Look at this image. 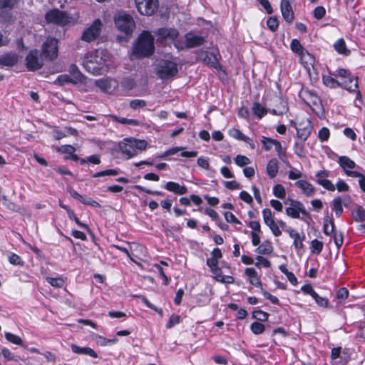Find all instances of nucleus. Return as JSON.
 <instances>
[{
	"label": "nucleus",
	"instance_id": "13",
	"mask_svg": "<svg viewBox=\"0 0 365 365\" xmlns=\"http://www.w3.org/2000/svg\"><path fill=\"white\" fill-rule=\"evenodd\" d=\"M329 176V172L326 170H322L317 172L316 182L319 185L322 186L324 189L334 192L335 190V186L331 180H328L327 178Z\"/></svg>",
	"mask_w": 365,
	"mask_h": 365
},
{
	"label": "nucleus",
	"instance_id": "3",
	"mask_svg": "<svg viewBox=\"0 0 365 365\" xmlns=\"http://www.w3.org/2000/svg\"><path fill=\"white\" fill-rule=\"evenodd\" d=\"M147 145V142L144 140L127 138L120 143L119 149L123 154L127 156V158H131L137 155L138 150H145Z\"/></svg>",
	"mask_w": 365,
	"mask_h": 365
},
{
	"label": "nucleus",
	"instance_id": "20",
	"mask_svg": "<svg viewBox=\"0 0 365 365\" xmlns=\"http://www.w3.org/2000/svg\"><path fill=\"white\" fill-rule=\"evenodd\" d=\"M295 185L299 188L302 193L307 197H312L316 192L315 187L308 181L299 180L295 182Z\"/></svg>",
	"mask_w": 365,
	"mask_h": 365
},
{
	"label": "nucleus",
	"instance_id": "44",
	"mask_svg": "<svg viewBox=\"0 0 365 365\" xmlns=\"http://www.w3.org/2000/svg\"><path fill=\"white\" fill-rule=\"evenodd\" d=\"M352 215L356 221L362 222L365 220V210L361 207L356 208Z\"/></svg>",
	"mask_w": 365,
	"mask_h": 365
},
{
	"label": "nucleus",
	"instance_id": "64",
	"mask_svg": "<svg viewBox=\"0 0 365 365\" xmlns=\"http://www.w3.org/2000/svg\"><path fill=\"white\" fill-rule=\"evenodd\" d=\"M224 185L227 189L232 190H239L241 187L240 184L235 180L225 181L224 182Z\"/></svg>",
	"mask_w": 365,
	"mask_h": 365
},
{
	"label": "nucleus",
	"instance_id": "48",
	"mask_svg": "<svg viewBox=\"0 0 365 365\" xmlns=\"http://www.w3.org/2000/svg\"><path fill=\"white\" fill-rule=\"evenodd\" d=\"M274 148H275V150L277 151V155H278V157L283 161L285 160L286 159V152L285 150L282 148V146L280 143V142H279L278 140H276L275 143H274Z\"/></svg>",
	"mask_w": 365,
	"mask_h": 365
},
{
	"label": "nucleus",
	"instance_id": "52",
	"mask_svg": "<svg viewBox=\"0 0 365 365\" xmlns=\"http://www.w3.org/2000/svg\"><path fill=\"white\" fill-rule=\"evenodd\" d=\"M302 177V173L297 168H291L288 173L289 180H297Z\"/></svg>",
	"mask_w": 365,
	"mask_h": 365
},
{
	"label": "nucleus",
	"instance_id": "10",
	"mask_svg": "<svg viewBox=\"0 0 365 365\" xmlns=\"http://www.w3.org/2000/svg\"><path fill=\"white\" fill-rule=\"evenodd\" d=\"M155 34L157 41L160 43L174 41L179 35L178 30L174 28H160Z\"/></svg>",
	"mask_w": 365,
	"mask_h": 365
},
{
	"label": "nucleus",
	"instance_id": "56",
	"mask_svg": "<svg viewBox=\"0 0 365 365\" xmlns=\"http://www.w3.org/2000/svg\"><path fill=\"white\" fill-rule=\"evenodd\" d=\"M207 264L211 269V271L214 274H217L219 269L217 267V260L215 258H209L207 259Z\"/></svg>",
	"mask_w": 365,
	"mask_h": 365
},
{
	"label": "nucleus",
	"instance_id": "2",
	"mask_svg": "<svg viewBox=\"0 0 365 365\" xmlns=\"http://www.w3.org/2000/svg\"><path fill=\"white\" fill-rule=\"evenodd\" d=\"M155 51L154 37L150 32L143 31L137 38L132 49V55L141 58L151 56Z\"/></svg>",
	"mask_w": 365,
	"mask_h": 365
},
{
	"label": "nucleus",
	"instance_id": "60",
	"mask_svg": "<svg viewBox=\"0 0 365 365\" xmlns=\"http://www.w3.org/2000/svg\"><path fill=\"white\" fill-rule=\"evenodd\" d=\"M146 106V102L141 99H135L130 101V106L133 109H137L138 108H143Z\"/></svg>",
	"mask_w": 365,
	"mask_h": 365
},
{
	"label": "nucleus",
	"instance_id": "19",
	"mask_svg": "<svg viewBox=\"0 0 365 365\" xmlns=\"http://www.w3.org/2000/svg\"><path fill=\"white\" fill-rule=\"evenodd\" d=\"M185 46L187 48H193L196 46H199L203 44L205 41V38L195 35L192 33H188L185 36Z\"/></svg>",
	"mask_w": 365,
	"mask_h": 365
},
{
	"label": "nucleus",
	"instance_id": "55",
	"mask_svg": "<svg viewBox=\"0 0 365 365\" xmlns=\"http://www.w3.org/2000/svg\"><path fill=\"white\" fill-rule=\"evenodd\" d=\"M334 243L337 247V249L339 250L341 245H343V242H344V237H343V234L341 232H334Z\"/></svg>",
	"mask_w": 365,
	"mask_h": 365
},
{
	"label": "nucleus",
	"instance_id": "14",
	"mask_svg": "<svg viewBox=\"0 0 365 365\" xmlns=\"http://www.w3.org/2000/svg\"><path fill=\"white\" fill-rule=\"evenodd\" d=\"M300 213L304 215H308L304 205L301 202L292 200L291 206L286 209V214L292 218H299Z\"/></svg>",
	"mask_w": 365,
	"mask_h": 365
},
{
	"label": "nucleus",
	"instance_id": "38",
	"mask_svg": "<svg viewBox=\"0 0 365 365\" xmlns=\"http://www.w3.org/2000/svg\"><path fill=\"white\" fill-rule=\"evenodd\" d=\"M46 281L52 287L56 288H61L65 284V281L61 277H46Z\"/></svg>",
	"mask_w": 365,
	"mask_h": 365
},
{
	"label": "nucleus",
	"instance_id": "35",
	"mask_svg": "<svg viewBox=\"0 0 365 365\" xmlns=\"http://www.w3.org/2000/svg\"><path fill=\"white\" fill-rule=\"evenodd\" d=\"M290 48L291 50L299 56L307 51L297 39H293L291 41Z\"/></svg>",
	"mask_w": 365,
	"mask_h": 365
},
{
	"label": "nucleus",
	"instance_id": "58",
	"mask_svg": "<svg viewBox=\"0 0 365 365\" xmlns=\"http://www.w3.org/2000/svg\"><path fill=\"white\" fill-rule=\"evenodd\" d=\"M260 290H261L262 294L264 297V298H266L267 299H269V301H271L272 303H273L274 304H279V301L277 297L272 295L268 292L265 291L263 289V287Z\"/></svg>",
	"mask_w": 365,
	"mask_h": 365
},
{
	"label": "nucleus",
	"instance_id": "51",
	"mask_svg": "<svg viewBox=\"0 0 365 365\" xmlns=\"http://www.w3.org/2000/svg\"><path fill=\"white\" fill-rule=\"evenodd\" d=\"M329 135H330L329 130L326 127L322 128L319 130V133H318V138L322 142L328 140Z\"/></svg>",
	"mask_w": 365,
	"mask_h": 365
},
{
	"label": "nucleus",
	"instance_id": "8",
	"mask_svg": "<svg viewBox=\"0 0 365 365\" xmlns=\"http://www.w3.org/2000/svg\"><path fill=\"white\" fill-rule=\"evenodd\" d=\"M25 61L29 71L38 70L43 65V58L37 50H31L26 56Z\"/></svg>",
	"mask_w": 365,
	"mask_h": 365
},
{
	"label": "nucleus",
	"instance_id": "57",
	"mask_svg": "<svg viewBox=\"0 0 365 365\" xmlns=\"http://www.w3.org/2000/svg\"><path fill=\"white\" fill-rule=\"evenodd\" d=\"M17 3V0H0V9H11Z\"/></svg>",
	"mask_w": 365,
	"mask_h": 365
},
{
	"label": "nucleus",
	"instance_id": "6",
	"mask_svg": "<svg viewBox=\"0 0 365 365\" xmlns=\"http://www.w3.org/2000/svg\"><path fill=\"white\" fill-rule=\"evenodd\" d=\"M48 23L63 26L71 22V18L64 11L58 9H52L48 11L45 16Z\"/></svg>",
	"mask_w": 365,
	"mask_h": 365
},
{
	"label": "nucleus",
	"instance_id": "16",
	"mask_svg": "<svg viewBox=\"0 0 365 365\" xmlns=\"http://www.w3.org/2000/svg\"><path fill=\"white\" fill-rule=\"evenodd\" d=\"M197 60L202 61L204 63L216 68L218 65V60L216 54L205 51L197 52Z\"/></svg>",
	"mask_w": 365,
	"mask_h": 365
},
{
	"label": "nucleus",
	"instance_id": "37",
	"mask_svg": "<svg viewBox=\"0 0 365 365\" xmlns=\"http://www.w3.org/2000/svg\"><path fill=\"white\" fill-rule=\"evenodd\" d=\"M110 118L113 120L118 122L121 124H129L132 125H138L140 124L139 121L135 119H128L125 118H119L116 115H110Z\"/></svg>",
	"mask_w": 365,
	"mask_h": 365
},
{
	"label": "nucleus",
	"instance_id": "39",
	"mask_svg": "<svg viewBox=\"0 0 365 365\" xmlns=\"http://www.w3.org/2000/svg\"><path fill=\"white\" fill-rule=\"evenodd\" d=\"M265 225L267 227H269V228L270 229L272 233L275 237H279V236H280L282 235V231L279 228V225H277V222H275L274 220H271L269 222H267V223H265Z\"/></svg>",
	"mask_w": 365,
	"mask_h": 365
},
{
	"label": "nucleus",
	"instance_id": "11",
	"mask_svg": "<svg viewBox=\"0 0 365 365\" xmlns=\"http://www.w3.org/2000/svg\"><path fill=\"white\" fill-rule=\"evenodd\" d=\"M58 41L54 38H48L42 46V53L50 60L58 56Z\"/></svg>",
	"mask_w": 365,
	"mask_h": 365
},
{
	"label": "nucleus",
	"instance_id": "18",
	"mask_svg": "<svg viewBox=\"0 0 365 365\" xmlns=\"http://www.w3.org/2000/svg\"><path fill=\"white\" fill-rule=\"evenodd\" d=\"M350 201L351 198L349 195L334 198L331 202V208L336 217H340L343 212V203L346 205Z\"/></svg>",
	"mask_w": 365,
	"mask_h": 365
},
{
	"label": "nucleus",
	"instance_id": "59",
	"mask_svg": "<svg viewBox=\"0 0 365 365\" xmlns=\"http://www.w3.org/2000/svg\"><path fill=\"white\" fill-rule=\"evenodd\" d=\"M256 259L257 262L255 263V265L258 267H260L261 266L269 267L271 265L270 262L262 256H257Z\"/></svg>",
	"mask_w": 365,
	"mask_h": 365
},
{
	"label": "nucleus",
	"instance_id": "22",
	"mask_svg": "<svg viewBox=\"0 0 365 365\" xmlns=\"http://www.w3.org/2000/svg\"><path fill=\"white\" fill-rule=\"evenodd\" d=\"M291 0L281 1V11L284 20L291 23L294 19V12L290 4Z\"/></svg>",
	"mask_w": 365,
	"mask_h": 365
},
{
	"label": "nucleus",
	"instance_id": "53",
	"mask_svg": "<svg viewBox=\"0 0 365 365\" xmlns=\"http://www.w3.org/2000/svg\"><path fill=\"white\" fill-rule=\"evenodd\" d=\"M267 25L271 31H275L279 26V21L275 17H269L267 21Z\"/></svg>",
	"mask_w": 365,
	"mask_h": 365
},
{
	"label": "nucleus",
	"instance_id": "21",
	"mask_svg": "<svg viewBox=\"0 0 365 365\" xmlns=\"http://www.w3.org/2000/svg\"><path fill=\"white\" fill-rule=\"evenodd\" d=\"M300 61L304 68L309 73H311V71L314 69V63H315V58L314 56L309 53L307 51L304 52L302 55L299 56Z\"/></svg>",
	"mask_w": 365,
	"mask_h": 365
},
{
	"label": "nucleus",
	"instance_id": "15",
	"mask_svg": "<svg viewBox=\"0 0 365 365\" xmlns=\"http://www.w3.org/2000/svg\"><path fill=\"white\" fill-rule=\"evenodd\" d=\"M95 84L105 93L113 92L118 86L117 81L110 78L96 80Z\"/></svg>",
	"mask_w": 365,
	"mask_h": 365
},
{
	"label": "nucleus",
	"instance_id": "61",
	"mask_svg": "<svg viewBox=\"0 0 365 365\" xmlns=\"http://www.w3.org/2000/svg\"><path fill=\"white\" fill-rule=\"evenodd\" d=\"M294 153L300 158L306 157V152L304 149V146L299 143H295L294 148Z\"/></svg>",
	"mask_w": 365,
	"mask_h": 365
},
{
	"label": "nucleus",
	"instance_id": "29",
	"mask_svg": "<svg viewBox=\"0 0 365 365\" xmlns=\"http://www.w3.org/2000/svg\"><path fill=\"white\" fill-rule=\"evenodd\" d=\"M341 87L350 92L358 91L357 79L353 76H349L347 79L341 82Z\"/></svg>",
	"mask_w": 365,
	"mask_h": 365
},
{
	"label": "nucleus",
	"instance_id": "12",
	"mask_svg": "<svg viewBox=\"0 0 365 365\" xmlns=\"http://www.w3.org/2000/svg\"><path fill=\"white\" fill-rule=\"evenodd\" d=\"M338 163L342 168L344 172L349 177L359 176V172L352 170L356 167V163L347 156H341L338 159Z\"/></svg>",
	"mask_w": 365,
	"mask_h": 365
},
{
	"label": "nucleus",
	"instance_id": "50",
	"mask_svg": "<svg viewBox=\"0 0 365 365\" xmlns=\"http://www.w3.org/2000/svg\"><path fill=\"white\" fill-rule=\"evenodd\" d=\"M252 316L259 321L265 322L268 319L269 314L262 310H257L253 312Z\"/></svg>",
	"mask_w": 365,
	"mask_h": 365
},
{
	"label": "nucleus",
	"instance_id": "46",
	"mask_svg": "<svg viewBox=\"0 0 365 365\" xmlns=\"http://www.w3.org/2000/svg\"><path fill=\"white\" fill-rule=\"evenodd\" d=\"M250 329L255 334H260L264 332L265 327L262 323L255 322L251 324Z\"/></svg>",
	"mask_w": 365,
	"mask_h": 365
},
{
	"label": "nucleus",
	"instance_id": "25",
	"mask_svg": "<svg viewBox=\"0 0 365 365\" xmlns=\"http://www.w3.org/2000/svg\"><path fill=\"white\" fill-rule=\"evenodd\" d=\"M183 148L182 147H175V148H172L168 150H166L163 157H166V156H169V155H175L179 151H182L181 153H180V155L182 157H185V158H195L197 155V151H183Z\"/></svg>",
	"mask_w": 365,
	"mask_h": 365
},
{
	"label": "nucleus",
	"instance_id": "4",
	"mask_svg": "<svg viewBox=\"0 0 365 365\" xmlns=\"http://www.w3.org/2000/svg\"><path fill=\"white\" fill-rule=\"evenodd\" d=\"M114 21L117 29L126 35L131 34L135 28L133 17L125 12L118 13L115 16Z\"/></svg>",
	"mask_w": 365,
	"mask_h": 365
},
{
	"label": "nucleus",
	"instance_id": "7",
	"mask_svg": "<svg viewBox=\"0 0 365 365\" xmlns=\"http://www.w3.org/2000/svg\"><path fill=\"white\" fill-rule=\"evenodd\" d=\"M135 7L141 15L151 16L158 9V0H134Z\"/></svg>",
	"mask_w": 365,
	"mask_h": 365
},
{
	"label": "nucleus",
	"instance_id": "63",
	"mask_svg": "<svg viewBox=\"0 0 365 365\" xmlns=\"http://www.w3.org/2000/svg\"><path fill=\"white\" fill-rule=\"evenodd\" d=\"M313 13L314 16L317 19H321L326 14V10L323 6H317V8H315Z\"/></svg>",
	"mask_w": 365,
	"mask_h": 365
},
{
	"label": "nucleus",
	"instance_id": "31",
	"mask_svg": "<svg viewBox=\"0 0 365 365\" xmlns=\"http://www.w3.org/2000/svg\"><path fill=\"white\" fill-rule=\"evenodd\" d=\"M18 62V56L15 54H6L0 57V64L6 66H12Z\"/></svg>",
	"mask_w": 365,
	"mask_h": 365
},
{
	"label": "nucleus",
	"instance_id": "36",
	"mask_svg": "<svg viewBox=\"0 0 365 365\" xmlns=\"http://www.w3.org/2000/svg\"><path fill=\"white\" fill-rule=\"evenodd\" d=\"M324 233L327 235H330L334 232V221L329 217L324 218Z\"/></svg>",
	"mask_w": 365,
	"mask_h": 365
},
{
	"label": "nucleus",
	"instance_id": "45",
	"mask_svg": "<svg viewBox=\"0 0 365 365\" xmlns=\"http://www.w3.org/2000/svg\"><path fill=\"white\" fill-rule=\"evenodd\" d=\"M323 249V242L318 240H313L311 242V250L312 253L319 254Z\"/></svg>",
	"mask_w": 365,
	"mask_h": 365
},
{
	"label": "nucleus",
	"instance_id": "5",
	"mask_svg": "<svg viewBox=\"0 0 365 365\" xmlns=\"http://www.w3.org/2000/svg\"><path fill=\"white\" fill-rule=\"evenodd\" d=\"M103 24L101 19H97L88 26L82 33L81 39L83 41L90 43L96 40L101 34Z\"/></svg>",
	"mask_w": 365,
	"mask_h": 365
},
{
	"label": "nucleus",
	"instance_id": "62",
	"mask_svg": "<svg viewBox=\"0 0 365 365\" xmlns=\"http://www.w3.org/2000/svg\"><path fill=\"white\" fill-rule=\"evenodd\" d=\"M262 217L264 224L267 222L274 220L271 210L266 208L262 210Z\"/></svg>",
	"mask_w": 365,
	"mask_h": 365
},
{
	"label": "nucleus",
	"instance_id": "1",
	"mask_svg": "<svg viewBox=\"0 0 365 365\" xmlns=\"http://www.w3.org/2000/svg\"><path fill=\"white\" fill-rule=\"evenodd\" d=\"M82 65L93 75H101L108 71L110 67V56L105 50L98 49L85 54Z\"/></svg>",
	"mask_w": 365,
	"mask_h": 365
},
{
	"label": "nucleus",
	"instance_id": "33",
	"mask_svg": "<svg viewBox=\"0 0 365 365\" xmlns=\"http://www.w3.org/2000/svg\"><path fill=\"white\" fill-rule=\"evenodd\" d=\"M228 133L231 137L237 140H242L246 143H250V138L245 135L240 130L237 128H233L230 129Z\"/></svg>",
	"mask_w": 365,
	"mask_h": 365
},
{
	"label": "nucleus",
	"instance_id": "49",
	"mask_svg": "<svg viewBox=\"0 0 365 365\" xmlns=\"http://www.w3.org/2000/svg\"><path fill=\"white\" fill-rule=\"evenodd\" d=\"M275 141H276V140H274V139H272L270 138H267V137H263L262 140L263 148L266 151L270 150L272 149V148L274 147Z\"/></svg>",
	"mask_w": 365,
	"mask_h": 365
},
{
	"label": "nucleus",
	"instance_id": "34",
	"mask_svg": "<svg viewBox=\"0 0 365 365\" xmlns=\"http://www.w3.org/2000/svg\"><path fill=\"white\" fill-rule=\"evenodd\" d=\"M335 50L340 54L347 55L349 51L346 47L345 41L343 38L338 39L334 44Z\"/></svg>",
	"mask_w": 365,
	"mask_h": 365
},
{
	"label": "nucleus",
	"instance_id": "9",
	"mask_svg": "<svg viewBox=\"0 0 365 365\" xmlns=\"http://www.w3.org/2000/svg\"><path fill=\"white\" fill-rule=\"evenodd\" d=\"M178 73L177 66L175 63L168 61H162L158 70V75L162 79L171 78Z\"/></svg>",
	"mask_w": 365,
	"mask_h": 365
},
{
	"label": "nucleus",
	"instance_id": "40",
	"mask_svg": "<svg viewBox=\"0 0 365 365\" xmlns=\"http://www.w3.org/2000/svg\"><path fill=\"white\" fill-rule=\"evenodd\" d=\"M273 194L278 198L284 199L286 197V190L282 185L277 184L273 187Z\"/></svg>",
	"mask_w": 365,
	"mask_h": 365
},
{
	"label": "nucleus",
	"instance_id": "41",
	"mask_svg": "<svg viewBox=\"0 0 365 365\" xmlns=\"http://www.w3.org/2000/svg\"><path fill=\"white\" fill-rule=\"evenodd\" d=\"M252 110L259 118H262L267 113L266 109L259 103L253 104Z\"/></svg>",
	"mask_w": 365,
	"mask_h": 365
},
{
	"label": "nucleus",
	"instance_id": "43",
	"mask_svg": "<svg viewBox=\"0 0 365 365\" xmlns=\"http://www.w3.org/2000/svg\"><path fill=\"white\" fill-rule=\"evenodd\" d=\"M8 259H9V262L14 265H19V266L24 265V261L22 260L21 257L14 253L10 252L8 255Z\"/></svg>",
	"mask_w": 365,
	"mask_h": 365
},
{
	"label": "nucleus",
	"instance_id": "23",
	"mask_svg": "<svg viewBox=\"0 0 365 365\" xmlns=\"http://www.w3.org/2000/svg\"><path fill=\"white\" fill-rule=\"evenodd\" d=\"M312 126L311 122L308 120L299 124V127L297 128V135L299 138L305 141L311 134Z\"/></svg>",
	"mask_w": 365,
	"mask_h": 365
},
{
	"label": "nucleus",
	"instance_id": "17",
	"mask_svg": "<svg viewBox=\"0 0 365 365\" xmlns=\"http://www.w3.org/2000/svg\"><path fill=\"white\" fill-rule=\"evenodd\" d=\"M286 232L289 234V236L293 239V245L296 250L299 251L303 250L304 244L303 242L305 240V235L304 233H299L295 230L288 227Z\"/></svg>",
	"mask_w": 365,
	"mask_h": 365
},
{
	"label": "nucleus",
	"instance_id": "42",
	"mask_svg": "<svg viewBox=\"0 0 365 365\" xmlns=\"http://www.w3.org/2000/svg\"><path fill=\"white\" fill-rule=\"evenodd\" d=\"M6 339L12 344L16 345H22L23 341L21 338L16 334L10 332L5 333Z\"/></svg>",
	"mask_w": 365,
	"mask_h": 365
},
{
	"label": "nucleus",
	"instance_id": "28",
	"mask_svg": "<svg viewBox=\"0 0 365 365\" xmlns=\"http://www.w3.org/2000/svg\"><path fill=\"white\" fill-rule=\"evenodd\" d=\"M71 350L75 354L88 355L93 358H97V353L90 347H80L76 344L71 345Z\"/></svg>",
	"mask_w": 365,
	"mask_h": 365
},
{
	"label": "nucleus",
	"instance_id": "54",
	"mask_svg": "<svg viewBox=\"0 0 365 365\" xmlns=\"http://www.w3.org/2000/svg\"><path fill=\"white\" fill-rule=\"evenodd\" d=\"M334 186L335 190L336 189L339 192H346L349 189L348 184L343 180H339Z\"/></svg>",
	"mask_w": 365,
	"mask_h": 365
},
{
	"label": "nucleus",
	"instance_id": "27",
	"mask_svg": "<svg viewBox=\"0 0 365 365\" xmlns=\"http://www.w3.org/2000/svg\"><path fill=\"white\" fill-rule=\"evenodd\" d=\"M83 75L81 73V72H77L76 76H75V79H73L72 77H70L68 75H61L55 81V83L63 85L64 83H71L76 84L78 82L81 81Z\"/></svg>",
	"mask_w": 365,
	"mask_h": 365
},
{
	"label": "nucleus",
	"instance_id": "30",
	"mask_svg": "<svg viewBox=\"0 0 365 365\" xmlns=\"http://www.w3.org/2000/svg\"><path fill=\"white\" fill-rule=\"evenodd\" d=\"M279 170L278 161L275 158L271 159L267 165V173L270 178H274Z\"/></svg>",
	"mask_w": 365,
	"mask_h": 365
},
{
	"label": "nucleus",
	"instance_id": "24",
	"mask_svg": "<svg viewBox=\"0 0 365 365\" xmlns=\"http://www.w3.org/2000/svg\"><path fill=\"white\" fill-rule=\"evenodd\" d=\"M245 273L247 276L249 282L251 284L259 288L260 289L262 288V284L258 277V274L254 268H247Z\"/></svg>",
	"mask_w": 365,
	"mask_h": 365
},
{
	"label": "nucleus",
	"instance_id": "32",
	"mask_svg": "<svg viewBox=\"0 0 365 365\" xmlns=\"http://www.w3.org/2000/svg\"><path fill=\"white\" fill-rule=\"evenodd\" d=\"M323 83L329 88H336L341 87V82L337 81L334 78L330 76H324L322 78Z\"/></svg>",
	"mask_w": 365,
	"mask_h": 365
},
{
	"label": "nucleus",
	"instance_id": "26",
	"mask_svg": "<svg viewBox=\"0 0 365 365\" xmlns=\"http://www.w3.org/2000/svg\"><path fill=\"white\" fill-rule=\"evenodd\" d=\"M165 188L178 195H184L187 192V188L185 185H180L178 182L173 181L167 182L165 185Z\"/></svg>",
	"mask_w": 365,
	"mask_h": 365
},
{
	"label": "nucleus",
	"instance_id": "47",
	"mask_svg": "<svg viewBox=\"0 0 365 365\" xmlns=\"http://www.w3.org/2000/svg\"><path fill=\"white\" fill-rule=\"evenodd\" d=\"M235 162L240 167L245 166L251 163L250 160L247 157L242 155H237L235 158Z\"/></svg>",
	"mask_w": 365,
	"mask_h": 365
}]
</instances>
